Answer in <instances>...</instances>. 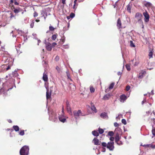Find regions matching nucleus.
<instances>
[{"mask_svg": "<svg viewBox=\"0 0 155 155\" xmlns=\"http://www.w3.org/2000/svg\"><path fill=\"white\" fill-rule=\"evenodd\" d=\"M93 142L94 144L96 145H100L101 143V141L95 137L93 140Z\"/></svg>", "mask_w": 155, "mask_h": 155, "instance_id": "8", "label": "nucleus"}, {"mask_svg": "<svg viewBox=\"0 0 155 155\" xmlns=\"http://www.w3.org/2000/svg\"><path fill=\"white\" fill-rule=\"evenodd\" d=\"M98 131L99 133L101 134H103L104 132V130L102 129L99 128L98 129Z\"/></svg>", "mask_w": 155, "mask_h": 155, "instance_id": "27", "label": "nucleus"}, {"mask_svg": "<svg viewBox=\"0 0 155 155\" xmlns=\"http://www.w3.org/2000/svg\"><path fill=\"white\" fill-rule=\"evenodd\" d=\"M59 57L58 56H56L55 58V60L57 61H58L59 59Z\"/></svg>", "mask_w": 155, "mask_h": 155, "instance_id": "52", "label": "nucleus"}, {"mask_svg": "<svg viewBox=\"0 0 155 155\" xmlns=\"http://www.w3.org/2000/svg\"><path fill=\"white\" fill-rule=\"evenodd\" d=\"M110 97V94H106L103 97V99L105 100H108L109 99Z\"/></svg>", "mask_w": 155, "mask_h": 155, "instance_id": "17", "label": "nucleus"}, {"mask_svg": "<svg viewBox=\"0 0 155 155\" xmlns=\"http://www.w3.org/2000/svg\"><path fill=\"white\" fill-rule=\"evenodd\" d=\"M62 47L64 49H68L69 48V46L68 45H63Z\"/></svg>", "mask_w": 155, "mask_h": 155, "instance_id": "39", "label": "nucleus"}, {"mask_svg": "<svg viewBox=\"0 0 155 155\" xmlns=\"http://www.w3.org/2000/svg\"><path fill=\"white\" fill-rule=\"evenodd\" d=\"M154 124L152 125V132L153 136H155V120H153Z\"/></svg>", "mask_w": 155, "mask_h": 155, "instance_id": "13", "label": "nucleus"}, {"mask_svg": "<svg viewBox=\"0 0 155 155\" xmlns=\"http://www.w3.org/2000/svg\"><path fill=\"white\" fill-rule=\"evenodd\" d=\"M114 134V133L112 131H110L108 133V134L110 136H113Z\"/></svg>", "mask_w": 155, "mask_h": 155, "instance_id": "30", "label": "nucleus"}, {"mask_svg": "<svg viewBox=\"0 0 155 155\" xmlns=\"http://www.w3.org/2000/svg\"><path fill=\"white\" fill-rule=\"evenodd\" d=\"M5 91L4 89V88H2L1 89H0V94H1L2 92H4Z\"/></svg>", "mask_w": 155, "mask_h": 155, "instance_id": "51", "label": "nucleus"}, {"mask_svg": "<svg viewBox=\"0 0 155 155\" xmlns=\"http://www.w3.org/2000/svg\"><path fill=\"white\" fill-rule=\"evenodd\" d=\"M147 102V100L146 98L145 97L144 98L142 102V104H143L144 103H145Z\"/></svg>", "mask_w": 155, "mask_h": 155, "instance_id": "43", "label": "nucleus"}, {"mask_svg": "<svg viewBox=\"0 0 155 155\" xmlns=\"http://www.w3.org/2000/svg\"><path fill=\"white\" fill-rule=\"evenodd\" d=\"M77 0H74V4H75L76 5V2H77Z\"/></svg>", "mask_w": 155, "mask_h": 155, "instance_id": "64", "label": "nucleus"}, {"mask_svg": "<svg viewBox=\"0 0 155 155\" xmlns=\"http://www.w3.org/2000/svg\"><path fill=\"white\" fill-rule=\"evenodd\" d=\"M139 78H142L143 77V74H140L138 76Z\"/></svg>", "mask_w": 155, "mask_h": 155, "instance_id": "49", "label": "nucleus"}, {"mask_svg": "<svg viewBox=\"0 0 155 155\" xmlns=\"http://www.w3.org/2000/svg\"><path fill=\"white\" fill-rule=\"evenodd\" d=\"M105 151H106V149L105 148H102V152H105Z\"/></svg>", "mask_w": 155, "mask_h": 155, "instance_id": "56", "label": "nucleus"}, {"mask_svg": "<svg viewBox=\"0 0 155 155\" xmlns=\"http://www.w3.org/2000/svg\"><path fill=\"white\" fill-rule=\"evenodd\" d=\"M114 126L115 127H118L119 124L115 122L114 123Z\"/></svg>", "mask_w": 155, "mask_h": 155, "instance_id": "44", "label": "nucleus"}, {"mask_svg": "<svg viewBox=\"0 0 155 155\" xmlns=\"http://www.w3.org/2000/svg\"><path fill=\"white\" fill-rule=\"evenodd\" d=\"M21 11V9L20 8L18 9H15L14 10V12L15 13H18Z\"/></svg>", "mask_w": 155, "mask_h": 155, "instance_id": "21", "label": "nucleus"}, {"mask_svg": "<svg viewBox=\"0 0 155 155\" xmlns=\"http://www.w3.org/2000/svg\"><path fill=\"white\" fill-rule=\"evenodd\" d=\"M121 72H118L117 73V74L118 75H121Z\"/></svg>", "mask_w": 155, "mask_h": 155, "instance_id": "60", "label": "nucleus"}, {"mask_svg": "<svg viewBox=\"0 0 155 155\" xmlns=\"http://www.w3.org/2000/svg\"><path fill=\"white\" fill-rule=\"evenodd\" d=\"M56 69L58 71H59V68L58 67H56Z\"/></svg>", "mask_w": 155, "mask_h": 155, "instance_id": "61", "label": "nucleus"}, {"mask_svg": "<svg viewBox=\"0 0 155 155\" xmlns=\"http://www.w3.org/2000/svg\"><path fill=\"white\" fill-rule=\"evenodd\" d=\"M142 16V15L139 13H137L135 15V18L139 21L141 19Z\"/></svg>", "mask_w": 155, "mask_h": 155, "instance_id": "12", "label": "nucleus"}, {"mask_svg": "<svg viewBox=\"0 0 155 155\" xmlns=\"http://www.w3.org/2000/svg\"><path fill=\"white\" fill-rule=\"evenodd\" d=\"M126 67L128 71H130V66L129 64H127L126 65Z\"/></svg>", "mask_w": 155, "mask_h": 155, "instance_id": "24", "label": "nucleus"}, {"mask_svg": "<svg viewBox=\"0 0 155 155\" xmlns=\"http://www.w3.org/2000/svg\"><path fill=\"white\" fill-rule=\"evenodd\" d=\"M151 94L152 95H154V92H153V90H152V91H151Z\"/></svg>", "mask_w": 155, "mask_h": 155, "instance_id": "62", "label": "nucleus"}, {"mask_svg": "<svg viewBox=\"0 0 155 155\" xmlns=\"http://www.w3.org/2000/svg\"><path fill=\"white\" fill-rule=\"evenodd\" d=\"M141 146H142L145 147H149L151 148L152 149H155V145H153L152 144H146V145H141Z\"/></svg>", "mask_w": 155, "mask_h": 155, "instance_id": "11", "label": "nucleus"}, {"mask_svg": "<svg viewBox=\"0 0 155 155\" xmlns=\"http://www.w3.org/2000/svg\"><path fill=\"white\" fill-rule=\"evenodd\" d=\"M56 45H57L56 43L55 42H54V43H52V45L53 46H54Z\"/></svg>", "mask_w": 155, "mask_h": 155, "instance_id": "58", "label": "nucleus"}, {"mask_svg": "<svg viewBox=\"0 0 155 155\" xmlns=\"http://www.w3.org/2000/svg\"><path fill=\"white\" fill-rule=\"evenodd\" d=\"M34 22H35L34 21V20H32V22L30 24V27L31 28H33V27L34 26Z\"/></svg>", "mask_w": 155, "mask_h": 155, "instance_id": "35", "label": "nucleus"}, {"mask_svg": "<svg viewBox=\"0 0 155 155\" xmlns=\"http://www.w3.org/2000/svg\"><path fill=\"white\" fill-rule=\"evenodd\" d=\"M65 1L66 0H62V3L63 4H65Z\"/></svg>", "mask_w": 155, "mask_h": 155, "instance_id": "57", "label": "nucleus"}, {"mask_svg": "<svg viewBox=\"0 0 155 155\" xmlns=\"http://www.w3.org/2000/svg\"><path fill=\"white\" fill-rule=\"evenodd\" d=\"M114 133L116 134H122V131L121 129L119 127L116 128L114 130Z\"/></svg>", "mask_w": 155, "mask_h": 155, "instance_id": "6", "label": "nucleus"}, {"mask_svg": "<svg viewBox=\"0 0 155 155\" xmlns=\"http://www.w3.org/2000/svg\"><path fill=\"white\" fill-rule=\"evenodd\" d=\"M51 97V95L50 94H49V93L48 92V91L46 93V98L47 99H48L50 98Z\"/></svg>", "mask_w": 155, "mask_h": 155, "instance_id": "34", "label": "nucleus"}, {"mask_svg": "<svg viewBox=\"0 0 155 155\" xmlns=\"http://www.w3.org/2000/svg\"><path fill=\"white\" fill-rule=\"evenodd\" d=\"M91 109L92 110H93L95 112H97V110L96 107L94 106H92Z\"/></svg>", "mask_w": 155, "mask_h": 155, "instance_id": "25", "label": "nucleus"}, {"mask_svg": "<svg viewBox=\"0 0 155 155\" xmlns=\"http://www.w3.org/2000/svg\"><path fill=\"white\" fill-rule=\"evenodd\" d=\"M49 30L51 31H54V28L52 26H49Z\"/></svg>", "mask_w": 155, "mask_h": 155, "instance_id": "42", "label": "nucleus"}, {"mask_svg": "<svg viewBox=\"0 0 155 155\" xmlns=\"http://www.w3.org/2000/svg\"><path fill=\"white\" fill-rule=\"evenodd\" d=\"M92 134L95 136H99V134L98 132L95 130H94L92 132Z\"/></svg>", "mask_w": 155, "mask_h": 155, "instance_id": "20", "label": "nucleus"}, {"mask_svg": "<svg viewBox=\"0 0 155 155\" xmlns=\"http://www.w3.org/2000/svg\"><path fill=\"white\" fill-rule=\"evenodd\" d=\"M71 18H73L75 16V14L73 13H71L69 16Z\"/></svg>", "mask_w": 155, "mask_h": 155, "instance_id": "41", "label": "nucleus"}, {"mask_svg": "<svg viewBox=\"0 0 155 155\" xmlns=\"http://www.w3.org/2000/svg\"><path fill=\"white\" fill-rule=\"evenodd\" d=\"M117 26L118 29H120L121 28V22L120 18H118L117 20Z\"/></svg>", "mask_w": 155, "mask_h": 155, "instance_id": "15", "label": "nucleus"}, {"mask_svg": "<svg viewBox=\"0 0 155 155\" xmlns=\"http://www.w3.org/2000/svg\"><path fill=\"white\" fill-rule=\"evenodd\" d=\"M127 98V97L124 94L122 95L120 97V101L122 103H124Z\"/></svg>", "mask_w": 155, "mask_h": 155, "instance_id": "10", "label": "nucleus"}, {"mask_svg": "<svg viewBox=\"0 0 155 155\" xmlns=\"http://www.w3.org/2000/svg\"><path fill=\"white\" fill-rule=\"evenodd\" d=\"M114 142H110L108 143L107 148L110 150H113L114 148Z\"/></svg>", "mask_w": 155, "mask_h": 155, "instance_id": "3", "label": "nucleus"}, {"mask_svg": "<svg viewBox=\"0 0 155 155\" xmlns=\"http://www.w3.org/2000/svg\"><path fill=\"white\" fill-rule=\"evenodd\" d=\"M121 118H122V116L121 114H120L118 115V116L117 117H116V119L117 120H120Z\"/></svg>", "mask_w": 155, "mask_h": 155, "instance_id": "23", "label": "nucleus"}, {"mask_svg": "<svg viewBox=\"0 0 155 155\" xmlns=\"http://www.w3.org/2000/svg\"><path fill=\"white\" fill-rule=\"evenodd\" d=\"M114 83L113 82L110 85V86L109 87H109V89H112L114 86Z\"/></svg>", "mask_w": 155, "mask_h": 155, "instance_id": "22", "label": "nucleus"}, {"mask_svg": "<svg viewBox=\"0 0 155 155\" xmlns=\"http://www.w3.org/2000/svg\"><path fill=\"white\" fill-rule=\"evenodd\" d=\"M130 7L129 5H128L127 7V10L129 11L130 12Z\"/></svg>", "mask_w": 155, "mask_h": 155, "instance_id": "47", "label": "nucleus"}, {"mask_svg": "<svg viewBox=\"0 0 155 155\" xmlns=\"http://www.w3.org/2000/svg\"><path fill=\"white\" fill-rule=\"evenodd\" d=\"M153 52L151 51L150 52L149 54V56L150 58H153Z\"/></svg>", "mask_w": 155, "mask_h": 155, "instance_id": "26", "label": "nucleus"}, {"mask_svg": "<svg viewBox=\"0 0 155 155\" xmlns=\"http://www.w3.org/2000/svg\"><path fill=\"white\" fill-rule=\"evenodd\" d=\"M73 113L75 118L76 119L79 118L80 116H83L81 111L80 110L74 111Z\"/></svg>", "mask_w": 155, "mask_h": 155, "instance_id": "2", "label": "nucleus"}, {"mask_svg": "<svg viewBox=\"0 0 155 155\" xmlns=\"http://www.w3.org/2000/svg\"><path fill=\"white\" fill-rule=\"evenodd\" d=\"M146 5L150 6L151 5V3L149 2H147L146 3Z\"/></svg>", "mask_w": 155, "mask_h": 155, "instance_id": "55", "label": "nucleus"}, {"mask_svg": "<svg viewBox=\"0 0 155 155\" xmlns=\"http://www.w3.org/2000/svg\"><path fill=\"white\" fill-rule=\"evenodd\" d=\"M45 43L46 45V48L47 50L48 51H51L52 49V46L51 44L50 43H47L46 40L45 41Z\"/></svg>", "mask_w": 155, "mask_h": 155, "instance_id": "5", "label": "nucleus"}, {"mask_svg": "<svg viewBox=\"0 0 155 155\" xmlns=\"http://www.w3.org/2000/svg\"><path fill=\"white\" fill-rule=\"evenodd\" d=\"M71 86L73 87V89L74 90L75 89V86L73 84H71Z\"/></svg>", "mask_w": 155, "mask_h": 155, "instance_id": "59", "label": "nucleus"}, {"mask_svg": "<svg viewBox=\"0 0 155 155\" xmlns=\"http://www.w3.org/2000/svg\"><path fill=\"white\" fill-rule=\"evenodd\" d=\"M43 80L45 81H47L48 80L47 75L45 73L43 74Z\"/></svg>", "mask_w": 155, "mask_h": 155, "instance_id": "18", "label": "nucleus"}, {"mask_svg": "<svg viewBox=\"0 0 155 155\" xmlns=\"http://www.w3.org/2000/svg\"><path fill=\"white\" fill-rule=\"evenodd\" d=\"M19 134L20 135L23 136L24 135V131L23 130H21L19 133Z\"/></svg>", "mask_w": 155, "mask_h": 155, "instance_id": "29", "label": "nucleus"}, {"mask_svg": "<svg viewBox=\"0 0 155 155\" xmlns=\"http://www.w3.org/2000/svg\"><path fill=\"white\" fill-rule=\"evenodd\" d=\"M121 135V134H116V135L115 137V142L117 143L118 145H121L122 144V142L121 141H120V143H119V141L121 137H119V135Z\"/></svg>", "mask_w": 155, "mask_h": 155, "instance_id": "4", "label": "nucleus"}, {"mask_svg": "<svg viewBox=\"0 0 155 155\" xmlns=\"http://www.w3.org/2000/svg\"><path fill=\"white\" fill-rule=\"evenodd\" d=\"M130 46L131 47H135V45H134L133 41H130Z\"/></svg>", "mask_w": 155, "mask_h": 155, "instance_id": "32", "label": "nucleus"}, {"mask_svg": "<svg viewBox=\"0 0 155 155\" xmlns=\"http://www.w3.org/2000/svg\"><path fill=\"white\" fill-rule=\"evenodd\" d=\"M100 116L103 118L107 119L108 118V116L107 113L105 112H103L101 113L100 115Z\"/></svg>", "mask_w": 155, "mask_h": 155, "instance_id": "14", "label": "nucleus"}, {"mask_svg": "<svg viewBox=\"0 0 155 155\" xmlns=\"http://www.w3.org/2000/svg\"><path fill=\"white\" fill-rule=\"evenodd\" d=\"M66 108L68 113L71 115L72 114V113L71 111V108L70 105L69 104L68 102H67L66 103Z\"/></svg>", "mask_w": 155, "mask_h": 155, "instance_id": "9", "label": "nucleus"}, {"mask_svg": "<svg viewBox=\"0 0 155 155\" xmlns=\"http://www.w3.org/2000/svg\"><path fill=\"white\" fill-rule=\"evenodd\" d=\"M29 150V148L28 146H24L20 151V155H28Z\"/></svg>", "mask_w": 155, "mask_h": 155, "instance_id": "1", "label": "nucleus"}, {"mask_svg": "<svg viewBox=\"0 0 155 155\" xmlns=\"http://www.w3.org/2000/svg\"><path fill=\"white\" fill-rule=\"evenodd\" d=\"M10 15H11V16H10V18H13L14 17V15L12 13H11L10 14Z\"/></svg>", "mask_w": 155, "mask_h": 155, "instance_id": "53", "label": "nucleus"}, {"mask_svg": "<svg viewBox=\"0 0 155 155\" xmlns=\"http://www.w3.org/2000/svg\"><path fill=\"white\" fill-rule=\"evenodd\" d=\"M122 123H123L124 124L126 125L127 124V122L126 120L124 119H123L122 120H121Z\"/></svg>", "mask_w": 155, "mask_h": 155, "instance_id": "33", "label": "nucleus"}, {"mask_svg": "<svg viewBox=\"0 0 155 155\" xmlns=\"http://www.w3.org/2000/svg\"><path fill=\"white\" fill-rule=\"evenodd\" d=\"M110 140L111 141V142H113L114 140V138L113 137H111L110 138Z\"/></svg>", "mask_w": 155, "mask_h": 155, "instance_id": "50", "label": "nucleus"}, {"mask_svg": "<svg viewBox=\"0 0 155 155\" xmlns=\"http://www.w3.org/2000/svg\"><path fill=\"white\" fill-rule=\"evenodd\" d=\"M90 91L91 93H94L95 91V89L92 87H90Z\"/></svg>", "mask_w": 155, "mask_h": 155, "instance_id": "28", "label": "nucleus"}, {"mask_svg": "<svg viewBox=\"0 0 155 155\" xmlns=\"http://www.w3.org/2000/svg\"><path fill=\"white\" fill-rule=\"evenodd\" d=\"M18 33L19 35H22L24 34V32H23L19 30H18Z\"/></svg>", "mask_w": 155, "mask_h": 155, "instance_id": "31", "label": "nucleus"}, {"mask_svg": "<svg viewBox=\"0 0 155 155\" xmlns=\"http://www.w3.org/2000/svg\"><path fill=\"white\" fill-rule=\"evenodd\" d=\"M57 36L55 35H53L52 36V39L54 40H55Z\"/></svg>", "mask_w": 155, "mask_h": 155, "instance_id": "36", "label": "nucleus"}, {"mask_svg": "<svg viewBox=\"0 0 155 155\" xmlns=\"http://www.w3.org/2000/svg\"><path fill=\"white\" fill-rule=\"evenodd\" d=\"M51 115H50L49 116V119L50 120H52L53 121H55L56 120H57V117H54V118H55V120H54L53 119H52V118H51Z\"/></svg>", "mask_w": 155, "mask_h": 155, "instance_id": "37", "label": "nucleus"}, {"mask_svg": "<svg viewBox=\"0 0 155 155\" xmlns=\"http://www.w3.org/2000/svg\"><path fill=\"white\" fill-rule=\"evenodd\" d=\"M110 89H109V87L107 88V89H105V92H108L110 90Z\"/></svg>", "mask_w": 155, "mask_h": 155, "instance_id": "48", "label": "nucleus"}, {"mask_svg": "<svg viewBox=\"0 0 155 155\" xmlns=\"http://www.w3.org/2000/svg\"><path fill=\"white\" fill-rule=\"evenodd\" d=\"M65 40V37H64L62 38V39H61V41L62 42V43H64Z\"/></svg>", "mask_w": 155, "mask_h": 155, "instance_id": "45", "label": "nucleus"}, {"mask_svg": "<svg viewBox=\"0 0 155 155\" xmlns=\"http://www.w3.org/2000/svg\"><path fill=\"white\" fill-rule=\"evenodd\" d=\"M59 119L61 122L63 123L66 120V119L63 115L60 116L59 117Z\"/></svg>", "mask_w": 155, "mask_h": 155, "instance_id": "16", "label": "nucleus"}, {"mask_svg": "<svg viewBox=\"0 0 155 155\" xmlns=\"http://www.w3.org/2000/svg\"><path fill=\"white\" fill-rule=\"evenodd\" d=\"M130 86L128 85V86H127L126 87V90L127 91H129L130 90Z\"/></svg>", "mask_w": 155, "mask_h": 155, "instance_id": "46", "label": "nucleus"}, {"mask_svg": "<svg viewBox=\"0 0 155 155\" xmlns=\"http://www.w3.org/2000/svg\"><path fill=\"white\" fill-rule=\"evenodd\" d=\"M102 145L104 147H107V144L105 142H103L101 143Z\"/></svg>", "mask_w": 155, "mask_h": 155, "instance_id": "38", "label": "nucleus"}, {"mask_svg": "<svg viewBox=\"0 0 155 155\" xmlns=\"http://www.w3.org/2000/svg\"><path fill=\"white\" fill-rule=\"evenodd\" d=\"M38 16V13L36 12H35L33 14L34 17H37Z\"/></svg>", "mask_w": 155, "mask_h": 155, "instance_id": "40", "label": "nucleus"}, {"mask_svg": "<svg viewBox=\"0 0 155 155\" xmlns=\"http://www.w3.org/2000/svg\"><path fill=\"white\" fill-rule=\"evenodd\" d=\"M13 128L15 131H18L19 130V128L18 126L14 125L13 126Z\"/></svg>", "mask_w": 155, "mask_h": 155, "instance_id": "19", "label": "nucleus"}, {"mask_svg": "<svg viewBox=\"0 0 155 155\" xmlns=\"http://www.w3.org/2000/svg\"><path fill=\"white\" fill-rule=\"evenodd\" d=\"M138 63H139L138 62H136L135 63L134 65L135 66L137 65L138 64Z\"/></svg>", "mask_w": 155, "mask_h": 155, "instance_id": "63", "label": "nucleus"}, {"mask_svg": "<svg viewBox=\"0 0 155 155\" xmlns=\"http://www.w3.org/2000/svg\"><path fill=\"white\" fill-rule=\"evenodd\" d=\"M14 3H15V4L16 5H18L19 4V3H18V2H16V0H14Z\"/></svg>", "mask_w": 155, "mask_h": 155, "instance_id": "54", "label": "nucleus"}, {"mask_svg": "<svg viewBox=\"0 0 155 155\" xmlns=\"http://www.w3.org/2000/svg\"><path fill=\"white\" fill-rule=\"evenodd\" d=\"M143 14L145 18V21L146 22H148L149 20V16L147 12L146 11L145 12H144Z\"/></svg>", "mask_w": 155, "mask_h": 155, "instance_id": "7", "label": "nucleus"}]
</instances>
